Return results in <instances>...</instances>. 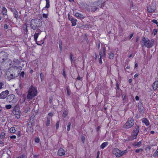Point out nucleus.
Segmentation results:
<instances>
[{
    "instance_id": "nucleus-60",
    "label": "nucleus",
    "mask_w": 158,
    "mask_h": 158,
    "mask_svg": "<svg viewBox=\"0 0 158 158\" xmlns=\"http://www.w3.org/2000/svg\"><path fill=\"white\" fill-rule=\"evenodd\" d=\"M43 74H42V73H41L40 74V78H41V80H42V77H43Z\"/></svg>"
},
{
    "instance_id": "nucleus-63",
    "label": "nucleus",
    "mask_w": 158,
    "mask_h": 158,
    "mask_svg": "<svg viewBox=\"0 0 158 158\" xmlns=\"http://www.w3.org/2000/svg\"><path fill=\"white\" fill-rule=\"evenodd\" d=\"M116 87L118 89H119V85L118 83L116 84Z\"/></svg>"
},
{
    "instance_id": "nucleus-30",
    "label": "nucleus",
    "mask_w": 158,
    "mask_h": 158,
    "mask_svg": "<svg viewBox=\"0 0 158 158\" xmlns=\"http://www.w3.org/2000/svg\"><path fill=\"white\" fill-rule=\"evenodd\" d=\"M68 115V112L66 110H64L63 114V116L64 118H65Z\"/></svg>"
},
{
    "instance_id": "nucleus-36",
    "label": "nucleus",
    "mask_w": 158,
    "mask_h": 158,
    "mask_svg": "<svg viewBox=\"0 0 158 158\" xmlns=\"http://www.w3.org/2000/svg\"><path fill=\"white\" fill-rule=\"evenodd\" d=\"M50 7V4L49 2H46V5L45 7V8H49Z\"/></svg>"
},
{
    "instance_id": "nucleus-7",
    "label": "nucleus",
    "mask_w": 158,
    "mask_h": 158,
    "mask_svg": "<svg viewBox=\"0 0 158 158\" xmlns=\"http://www.w3.org/2000/svg\"><path fill=\"white\" fill-rule=\"evenodd\" d=\"M7 57V54L6 52H0V62H2L6 59Z\"/></svg>"
},
{
    "instance_id": "nucleus-12",
    "label": "nucleus",
    "mask_w": 158,
    "mask_h": 158,
    "mask_svg": "<svg viewBox=\"0 0 158 158\" xmlns=\"http://www.w3.org/2000/svg\"><path fill=\"white\" fill-rule=\"evenodd\" d=\"M106 49L105 47H102L99 53L100 56H105L106 55Z\"/></svg>"
},
{
    "instance_id": "nucleus-17",
    "label": "nucleus",
    "mask_w": 158,
    "mask_h": 158,
    "mask_svg": "<svg viewBox=\"0 0 158 158\" xmlns=\"http://www.w3.org/2000/svg\"><path fill=\"white\" fill-rule=\"evenodd\" d=\"M52 120L51 118L50 117H48L47 118V120L46 121V126L48 127L49 126L50 124V121Z\"/></svg>"
},
{
    "instance_id": "nucleus-22",
    "label": "nucleus",
    "mask_w": 158,
    "mask_h": 158,
    "mask_svg": "<svg viewBox=\"0 0 158 158\" xmlns=\"http://www.w3.org/2000/svg\"><path fill=\"white\" fill-rule=\"evenodd\" d=\"M143 107L142 106L140 105L139 106V111L140 113H143L144 112Z\"/></svg>"
},
{
    "instance_id": "nucleus-19",
    "label": "nucleus",
    "mask_w": 158,
    "mask_h": 158,
    "mask_svg": "<svg viewBox=\"0 0 158 158\" xmlns=\"http://www.w3.org/2000/svg\"><path fill=\"white\" fill-rule=\"evenodd\" d=\"M13 114L14 115H15L16 117L17 118H19L20 117V112H12Z\"/></svg>"
},
{
    "instance_id": "nucleus-49",
    "label": "nucleus",
    "mask_w": 158,
    "mask_h": 158,
    "mask_svg": "<svg viewBox=\"0 0 158 158\" xmlns=\"http://www.w3.org/2000/svg\"><path fill=\"white\" fill-rule=\"evenodd\" d=\"M10 138L11 139H15L16 138V136L15 135H12L10 137Z\"/></svg>"
},
{
    "instance_id": "nucleus-35",
    "label": "nucleus",
    "mask_w": 158,
    "mask_h": 158,
    "mask_svg": "<svg viewBox=\"0 0 158 158\" xmlns=\"http://www.w3.org/2000/svg\"><path fill=\"white\" fill-rule=\"evenodd\" d=\"M143 151V149L141 148H139L135 150V152L136 153H139V152H142Z\"/></svg>"
},
{
    "instance_id": "nucleus-5",
    "label": "nucleus",
    "mask_w": 158,
    "mask_h": 158,
    "mask_svg": "<svg viewBox=\"0 0 158 158\" xmlns=\"http://www.w3.org/2000/svg\"><path fill=\"white\" fill-rule=\"evenodd\" d=\"M142 42L143 43L144 46L148 48H150L152 46L151 43L148 38H143Z\"/></svg>"
},
{
    "instance_id": "nucleus-15",
    "label": "nucleus",
    "mask_w": 158,
    "mask_h": 158,
    "mask_svg": "<svg viewBox=\"0 0 158 158\" xmlns=\"http://www.w3.org/2000/svg\"><path fill=\"white\" fill-rule=\"evenodd\" d=\"M142 122L144 123L146 126H148L149 124L148 120L145 118H143L142 119Z\"/></svg>"
},
{
    "instance_id": "nucleus-47",
    "label": "nucleus",
    "mask_w": 158,
    "mask_h": 158,
    "mask_svg": "<svg viewBox=\"0 0 158 158\" xmlns=\"http://www.w3.org/2000/svg\"><path fill=\"white\" fill-rule=\"evenodd\" d=\"M4 141V140H3L2 141L0 140V144H1L2 146H4V143L3 142Z\"/></svg>"
},
{
    "instance_id": "nucleus-23",
    "label": "nucleus",
    "mask_w": 158,
    "mask_h": 158,
    "mask_svg": "<svg viewBox=\"0 0 158 158\" xmlns=\"http://www.w3.org/2000/svg\"><path fill=\"white\" fill-rule=\"evenodd\" d=\"M77 21V20L76 19L74 18V19L71 21V23H72V26H75L77 24L76 22Z\"/></svg>"
},
{
    "instance_id": "nucleus-14",
    "label": "nucleus",
    "mask_w": 158,
    "mask_h": 158,
    "mask_svg": "<svg viewBox=\"0 0 158 158\" xmlns=\"http://www.w3.org/2000/svg\"><path fill=\"white\" fill-rule=\"evenodd\" d=\"M152 88L154 90H156L158 88V81H155L152 84Z\"/></svg>"
},
{
    "instance_id": "nucleus-1",
    "label": "nucleus",
    "mask_w": 158,
    "mask_h": 158,
    "mask_svg": "<svg viewBox=\"0 0 158 158\" xmlns=\"http://www.w3.org/2000/svg\"><path fill=\"white\" fill-rule=\"evenodd\" d=\"M41 24V22L40 19H33L31 22V26L32 29L35 30L40 27Z\"/></svg>"
},
{
    "instance_id": "nucleus-25",
    "label": "nucleus",
    "mask_w": 158,
    "mask_h": 158,
    "mask_svg": "<svg viewBox=\"0 0 158 158\" xmlns=\"http://www.w3.org/2000/svg\"><path fill=\"white\" fill-rule=\"evenodd\" d=\"M158 156V148L156 150V151L154 153L153 155V156L154 158H156Z\"/></svg>"
},
{
    "instance_id": "nucleus-6",
    "label": "nucleus",
    "mask_w": 158,
    "mask_h": 158,
    "mask_svg": "<svg viewBox=\"0 0 158 158\" xmlns=\"http://www.w3.org/2000/svg\"><path fill=\"white\" fill-rule=\"evenodd\" d=\"M156 10V6L155 3H152L147 8V10L149 13L154 12Z\"/></svg>"
},
{
    "instance_id": "nucleus-38",
    "label": "nucleus",
    "mask_w": 158,
    "mask_h": 158,
    "mask_svg": "<svg viewBox=\"0 0 158 158\" xmlns=\"http://www.w3.org/2000/svg\"><path fill=\"white\" fill-rule=\"evenodd\" d=\"M59 121H57L56 124V129H57L59 127Z\"/></svg>"
},
{
    "instance_id": "nucleus-61",
    "label": "nucleus",
    "mask_w": 158,
    "mask_h": 158,
    "mask_svg": "<svg viewBox=\"0 0 158 158\" xmlns=\"http://www.w3.org/2000/svg\"><path fill=\"white\" fill-rule=\"evenodd\" d=\"M81 140H82V142L84 143V140H85V138L84 137H82V138L81 139Z\"/></svg>"
},
{
    "instance_id": "nucleus-42",
    "label": "nucleus",
    "mask_w": 158,
    "mask_h": 158,
    "mask_svg": "<svg viewBox=\"0 0 158 158\" xmlns=\"http://www.w3.org/2000/svg\"><path fill=\"white\" fill-rule=\"evenodd\" d=\"M152 22L156 24H158V23L157 22V20L156 19H153L152 21Z\"/></svg>"
},
{
    "instance_id": "nucleus-11",
    "label": "nucleus",
    "mask_w": 158,
    "mask_h": 158,
    "mask_svg": "<svg viewBox=\"0 0 158 158\" xmlns=\"http://www.w3.org/2000/svg\"><path fill=\"white\" fill-rule=\"evenodd\" d=\"M73 14L78 19H81L85 18V16L80 13L77 12L74 13L73 12Z\"/></svg>"
},
{
    "instance_id": "nucleus-3",
    "label": "nucleus",
    "mask_w": 158,
    "mask_h": 158,
    "mask_svg": "<svg viewBox=\"0 0 158 158\" xmlns=\"http://www.w3.org/2000/svg\"><path fill=\"white\" fill-rule=\"evenodd\" d=\"M134 124V119L130 118H128L127 122L124 125V128L126 129H129L131 128Z\"/></svg>"
},
{
    "instance_id": "nucleus-54",
    "label": "nucleus",
    "mask_w": 158,
    "mask_h": 158,
    "mask_svg": "<svg viewBox=\"0 0 158 158\" xmlns=\"http://www.w3.org/2000/svg\"><path fill=\"white\" fill-rule=\"evenodd\" d=\"M63 75L64 77H65L66 74H65V71L64 70L63 72Z\"/></svg>"
},
{
    "instance_id": "nucleus-27",
    "label": "nucleus",
    "mask_w": 158,
    "mask_h": 158,
    "mask_svg": "<svg viewBox=\"0 0 158 158\" xmlns=\"http://www.w3.org/2000/svg\"><path fill=\"white\" fill-rule=\"evenodd\" d=\"M13 62L15 63L16 65L19 64L20 63V61L18 59H14Z\"/></svg>"
},
{
    "instance_id": "nucleus-39",
    "label": "nucleus",
    "mask_w": 158,
    "mask_h": 158,
    "mask_svg": "<svg viewBox=\"0 0 158 158\" xmlns=\"http://www.w3.org/2000/svg\"><path fill=\"white\" fill-rule=\"evenodd\" d=\"M48 16V14H43V17L44 18H47Z\"/></svg>"
},
{
    "instance_id": "nucleus-24",
    "label": "nucleus",
    "mask_w": 158,
    "mask_h": 158,
    "mask_svg": "<svg viewBox=\"0 0 158 158\" xmlns=\"http://www.w3.org/2000/svg\"><path fill=\"white\" fill-rule=\"evenodd\" d=\"M5 134L4 132H2L0 133V138L2 139L5 138Z\"/></svg>"
},
{
    "instance_id": "nucleus-46",
    "label": "nucleus",
    "mask_w": 158,
    "mask_h": 158,
    "mask_svg": "<svg viewBox=\"0 0 158 158\" xmlns=\"http://www.w3.org/2000/svg\"><path fill=\"white\" fill-rule=\"evenodd\" d=\"M153 32L154 35H155L157 32V30L156 29H154L153 30Z\"/></svg>"
},
{
    "instance_id": "nucleus-34",
    "label": "nucleus",
    "mask_w": 158,
    "mask_h": 158,
    "mask_svg": "<svg viewBox=\"0 0 158 158\" xmlns=\"http://www.w3.org/2000/svg\"><path fill=\"white\" fill-rule=\"evenodd\" d=\"M68 16L69 19L71 21L73 19H74V18H73L72 17V16H70V14H68Z\"/></svg>"
},
{
    "instance_id": "nucleus-53",
    "label": "nucleus",
    "mask_w": 158,
    "mask_h": 158,
    "mask_svg": "<svg viewBox=\"0 0 158 158\" xmlns=\"http://www.w3.org/2000/svg\"><path fill=\"white\" fill-rule=\"evenodd\" d=\"M21 75L22 77H23L24 75V73L23 72H22L21 73Z\"/></svg>"
},
{
    "instance_id": "nucleus-45",
    "label": "nucleus",
    "mask_w": 158,
    "mask_h": 158,
    "mask_svg": "<svg viewBox=\"0 0 158 158\" xmlns=\"http://www.w3.org/2000/svg\"><path fill=\"white\" fill-rule=\"evenodd\" d=\"M16 134L17 135V136L18 137H19L20 136V132L19 131H17V133L16 132Z\"/></svg>"
},
{
    "instance_id": "nucleus-29",
    "label": "nucleus",
    "mask_w": 158,
    "mask_h": 158,
    "mask_svg": "<svg viewBox=\"0 0 158 158\" xmlns=\"http://www.w3.org/2000/svg\"><path fill=\"white\" fill-rule=\"evenodd\" d=\"M71 123L70 122H69L68 123V125H67V130L68 131H69L70 130V128H71Z\"/></svg>"
},
{
    "instance_id": "nucleus-40",
    "label": "nucleus",
    "mask_w": 158,
    "mask_h": 158,
    "mask_svg": "<svg viewBox=\"0 0 158 158\" xmlns=\"http://www.w3.org/2000/svg\"><path fill=\"white\" fill-rule=\"evenodd\" d=\"M40 139L39 138H36L35 139V142L37 143H39L40 141Z\"/></svg>"
},
{
    "instance_id": "nucleus-8",
    "label": "nucleus",
    "mask_w": 158,
    "mask_h": 158,
    "mask_svg": "<svg viewBox=\"0 0 158 158\" xmlns=\"http://www.w3.org/2000/svg\"><path fill=\"white\" fill-rule=\"evenodd\" d=\"M112 152L117 157H119L122 156L121 151L118 148H114Z\"/></svg>"
},
{
    "instance_id": "nucleus-16",
    "label": "nucleus",
    "mask_w": 158,
    "mask_h": 158,
    "mask_svg": "<svg viewBox=\"0 0 158 158\" xmlns=\"http://www.w3.org/2000/svg\"><path fill=\"white\" fill-rule=\"evenodd\" d=\"M17 128L16 129L14 127H12L10 129V133H16Z\"/></svg>"
},
{
    "instance_id": "nucleus-48",
    "label": "nucleus",
    "mask_w": 158,
    "mask_h": 158,
    "mask_svg": "<svg viewBox=\"0 0 158 158\" xmlns=\"http://www.w3.org/2000/svg\"><path fill=\"white\" fill-rule=\"evenodd\" d=\"M102 56H101H101H100V57L99 62L101 64H102Z\"/></svg>"
},
{
    "instance_id": "nucleus-62",
    "label": "nucleus",
    "mask_w": 158,
    "mask_h": 158,
    "mask_svg": "<svg viewBox=\"0 0 158 158\" xmlns=\"http://www.w3.org/2000/svg\"><path fill=\"white\" fill-rule=\"evenodd\" d=\"M138 76V74H135L134 76V77L135 78L137 77Z\"/></svg>"
},
{
    "instance_id": "nucleus-56",
    "label": "nucleus",
    "mask_w": 158,
    "mask_h": 158,
    "mask_svg": "<svg viewBox=\"0 0 158 158\" xmlns=\"http://www.w3.org/2000/svg\"><path fill=\"white\" fill-rule=\"evenodd\" d=\"M4 28L5 29H7L8 28V26L7 24H5L4 26Z\"/></svg>"
},
{
    "instance_id": "nucleus-9",
    "label": "nucleus",
    "mask_w": 158,
    "mask_h": 158,
    "mask_svg": "<svg viewBox=\"0 0 158 158\" xmlns=\"http://www.w3.org/2000/svg\"><path fill=\"white\" fill-rule=\"evenodd\" d=\"M9 93L7 90L2 92L0 94V99H5L9 94Z\"/></svg>"
},
{
    "instance_id": "nucleus-26",
    "label": "nucleus",
    "mask_w": 158,
    "mask_h": 158,
    "mask_svg": "<svg viewBox=\"0 0 158 158\" xmlns=\"http://www.w3.org/2000/svg\"><path fill=\"white\" fill-rule=\"evenodd\" d=\"M14 14L15 15V18H16V19L18 18V12L16 10H14Z\"/></svg>"
},
{
    "instance_id": "nucleus-51",
    "label": "nucleus",
    "mask_w": 158,
    "mask_h": 158,
    "mask_svg": "<svg viewBox=\"0 0 158 158\" xmlns=\"http://www.w3.org/2000/svg\"><path fill=\"white\" fill-rule=\"evenodd\" d=\"M67 92L68 95H69L70 89L68 88H67Z\"/></svg>"
},
{
    "instance_id": "nucleus-57",
    "label": "nucleus",
    "mask_w": 158,
    "mask_h": 158,
    "mask_svg": "<svg viewBox=\"0 0 158 158\" xmlns=\"http://www.w3.org/2000/svg\"><path fill=\"white\" fill-rule=\"evenodd\" d=\"M48 115L49 116H50L51 117H52L53 116V114L52 113H48Z\"/></svg>"
},
{
    "instance_id": "nucleus-10",
    "label": "nucleus",
    "mask_w": 158,
    "mask_h": 158,
    "mask_svg": "<svg viewBox=\"0 0 158 158\" xmlns=\"http://www.w3.org/2000/svg\"><path fill=\"white\" fill-rule=\"evenodd\" d=\"M41 32V31L40 29H38L36 30L35 34L34 35V40L35 42L37 41V39Z\"/></svg>"
},
{
    "instance_id": "nucleus-21",
    "label": "nucleus",
    "mask_w": 158,
    "mask_h": 158,
    "mask_svg": "<svg viewBox=\"0 0 158 158\" xmlns=\"http://www.w3.org/2000/svg\"><path fill=\"white\" fill-rule=\"evenodd\" d=\"M7 12V10L6 8L5 7H3L2 8V14L3 15H7L6 13Z\"/></svg>"
},
{
    "instance_id": "nucleus-43",
    "label": "nucleus",
    "mask_w": 158,
    "mask_h": 158,
    "mask_svg": "<svg viewBox=\"0 0 158 158\" xmlns=\"http://www.w3.org/2000/svg\"><path fill=\"white\" fill-rule=\"evenodd\" d=\"M25 157V155H21L18 157H17L16 158H24Z\"/></svg>"
},
{
    "instance_id": "nucleus-20",
    "label": "nucleus",
    "mask_w": 158,
    "mask_h": 158,
    "mask_svg": "<svg viewBox=\"0 0 158 158\" xmlns=\"http://www.w3.org/2000/svg\"><path fill=\"white\" fill-rule=\"evenodd\" d=\"M108 144V143L107 142H105L103 143L100 146L101 148L103 149L104 148L107 146Z\"/></svg>"
},
{
    "instance_id": "nucleus-64",
    "label": "nucleus",
    "mask_w": 158,
    "mask_h": 158,
    "mask_svg": "<svg viewBox=\"0 0 158 158\" xmlns=\"http://www.w3.org/2000/svg\"><path fill=\"white\" fill-rule=\"evenodd\" d=\"M100 127L99 126H98V127H97V131H98L100 129Z\"/></svg>"
},
{
    "instance_id": "nucleus-59",
    "label": "nucleus",
    "mask_w": 158,
    "mask_h": 158,
    "mask_svg": "<svg viewBox=\"0 0 158 158\" xmlns=\"http://www.w3.org/2000/svg\"><path fill=\"white\" fill-rule=\"evenodd\" d=\"M97 158H99V151L98 152Z\"/></svg>"
},
{
    "instance_id": "nucleus-18",
    "label": "nucleus",
    "mask_w": 158,
    "mask_h": 158,
    "mask_svg": "<svg viewBox=\"0 0 158 158\" xmlns=\"http://www.w3.org/2000/svg\"><path fill=\"white\" fill-rule=\"evenodd\" d=\"M19 106H16L13 109V110L12 111V112H20L19 111Z\"/></svg>"
},
{
    "instance_id": "nucleus-52",
    "label": "nucleus",
    "mask_w": 158,
    "mask_h": 158,
    "mask_svg": "<svg viewBox=\"0 0 158 158\" xmlns=\"http://www.w3.org/2000/svg\"><path fill=\"white\" fill-rule=\"evenodd\" d=\"M59 47L60 50H61L62 49V45L60 43L59 44Z\"/></svg>"
},
{
    "instance_id": "nucleus-55",
    "label": "nucleus",
    "mask_w": 158,
    "mask_h": 158,
    "mask_svg": "<svg viewBox=\"0 0 158 158\" xmlns=\"http://www.w3.org/2000/svg\"><path fill=\"white\" fill-rule=\"evenodd\" d=\"M3 85V84L2 83L0 82V89L2 88V87Z\"/></svg>"
},
{
    "instance_id": "nucleus-50",
    "label": "nucleus",
    "mask_w": 158,
    "mask_h": 158,
    "mask_svg": "<svg viewBox=\"0 0 158 158\" xmlns=\"http://www.w3.org/2000/svg\"><path fill=\"white\" fill-rule=\"evenodd\" d=\"M72 57H73L72 54H71L70 55V60H71V62L72 63V62H73V59Z\"/></svg>"
},
{
    "instance_id": "nucleus-31",
    "label": "nucleus",
    "mask_w": 158,
    "mask_h": 158,
    "mask_svg": "<svg viewBox=\"0 0 158 158\" xmlns=\"http://www.w3.org/2000/svg\"><path fill=\"white\" fill-rule=\"evenodd\" d=\"M141 144V142L140 141H139L137 143L136 142L135 143L134 145L136 146H140Z\"/></svg>"
},
{
    "instance_id": "nucleus-41",
    "label": "nucleus",
    "mask_w": 158,
    "mask_h": 158,
    "mask_svg": "<svg viewBox=\"0 0 158 158\" xmlns=\"http://www.w3.org/2000/svg\"><path fill=\"white\" fill-rule=\"evenodd\" d=\"M8 98H12L13 99H14L15 98V95L13 94H12L8 96Z\"/></svg>"
},
{
    "instance_id": "nucleus-58",
    "label": "nucleus",
    "mask_w": 158,
    "mask_h": 158,
    "mask_svg": "<svg viewBox=\"0 0 158 158\" xmlns=\"http://www.w3.org/2000/svg\"><path fill=\"white\" fill-rule=\"evenodd\" d=\"M97 47L98 49H99L100 48V43H98L97 44Z\"/></svg>"
},
{
    "instance_id": "nucleus-13",
    "label": "nucleus",
    "mask_w": 158,
    "mask_h": 158,
    "mask_svg": "<svg viewBox=\"0 0 158 158\" xmlns=\"http://www.w3.org/2000/svg\"><path fill=\"white\" fill-rule=\"evenodd\" d=\"M65 152L64 150L62 148H60L58 150L57 154L60 156H62L65 154Z\"/></svg>"
},
{
    "instance_id": "nucleus-28",
    "label": "nucleus",
    "mask_w": 158,
    "mask_h": 158,
    "mask_svg": "<svg viewBox=\"0 0 158 158\" xmlns=\"http://www.w3.org/2000/svg\"><path fill=\"white\" fill-rule=\"evenodd\" d=\"M114 54L112 52L109 54V58L110 59H112L114 57Z\"/></svg>"
},
{
    "instance_id": "nucleus-37",
    "label": "nucleus",
    "mask_w": 158,
    "mask_h": 158,
    "mask_svg": "<svg viewBox=\"0 0 158 158\" xmlns=\"http://www.w3.org/2000/svg\"><path fill=\"white\" fill-rule=\"evenodd\" d=\"M97 9V7H93L92 8H91V10L92 11H93V12H94Z\"/></svg>"
},
{
    "instance_id": "nucleus-33",
    "label": "nucleus",
    "mask_w": 158,
    "mask_h": 158,
    "mask_svg": "<svg viewBox=\"0 0 158 158\" xmlns=\"http://www.w3.org/2000/svg\"><path fill=\"white\" fill-rule=\"evenodd\" d=\"M5 107L7 109H9L11 108L12 106L10 105H6Z\"/></svg>"
},
{
    "instance_id": "nucleus-32",
    "label": "nucleus",
    "mask_w": 158,
    "mask_h": 158,
    "mask_svg": "<svg viewBox=\"0 0 158 158\" xmlns=\"http://www.w3.org/2000/svg\"><path fill=\"white\" fill-rule=\"evenodd\" d=\"M23 30L24 32L25 33H27V26H26L25 27H23Z\"/></svg>"
},
{
    "instance_id": "nucleus-44",
    "label": "nucleus",
    "mask_w": 158,
    "mask_h": 158,
    "mask_svg": "<svg viewBox=\"0 0 158 158\" xmlns=\"http://www.w3.org/2000/svg\"><path fill=\"white\" fill-rule=\"evenodd\" d=\"M127 152V151L126 150L123 151H121V154H122V156H123L124 154L126 153Z\"/></svg>"
},
{
    "instance_id": "nucleus-2",
    "label": "nucleus",
    "mask_w": 158,
    "mask_h": 158,
    "mask_svg": "<svg viewBox=\"0 0 158 158\" xmlns=\"http://www.w3.org/2000/svg\"><path fill=\"white\" fill-rule=\"evenodd\" d=\"M37 94V90L36 89L32 86L30 88L28 94L27 95V99H31L36 95Z\"/></svg>"
},
{
    "instance_id": "nucleus-4",
    "label": "nucleus",
    "mask_w": 158,
    "mask_h": 158,
    "mask_svg": "<svg viewBox=\"0 0 158 158\" xmlns=\"http://www.w3.org/2000/svg\"><path fill=\"white\" fill-rule=\"evenodd\" d=\"M139 128L138 126L136 125L135 126L131 135L132 137V138L131 139V140H133L136 138L139 132Z\"/></svg>"
}]
</instances>
